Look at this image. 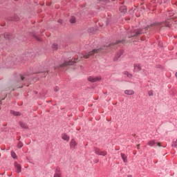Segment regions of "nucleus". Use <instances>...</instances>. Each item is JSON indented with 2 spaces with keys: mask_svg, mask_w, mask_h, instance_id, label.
Here are the masks:
<instances>
[{
  "mask_svg": "<svg viewBox=\"0 0 177 177\" xmlns=\"http://www.w3.org/2000/svg\"><path fill=\"white\" fill-rule=\"evenodd\" d=\"M127 177H132V176H128Z\"/></svg>",
  "mask_w": 177,
  "mask_h": 177,
  "instance_id": "obj_29",
  "label": "nucleus"
},
{
  "mask_svg": "<svg viewBox=\"0 0 177 177\" xmlns=\"http://www.w3.org/2000/svg\"><path fill=\"white\" fill-rule=\"evenodd\" d=\"M142 70V67H140V64H134V71L137 73H139Z\"/></svg>",
  "mask_w": 177,
  "mask_h": 177,
  "instance_id": "obj_7",
  "label": "nucleus"
},
{
  "mask_svg": "<svg viewBox=\"0 0 177 177\" xmlns=\"http://www.w3.org/2000/svg\"><path fill=\"white\" fill-rule=\"evenodd\" d=\"M15 168L17 169V172L20 174L21 172V166L19 165L17 162L15 163Z\"/></svg>",
  "mask_w": 177,
  "mask_h": 177,
  "instance_id": "obj_8",
  "label": "nucleus"
},
{
  "mask_svg": "<svg viewBox=\"0 0 177 177\" xmlns=\"http://www.w3.org/2000/svg\"><path fill=\"white\" fill-rule=\"evenodd\" d=\"M149 96H153V91H150L148 93Z\"/></svg>",
  "mask_w": 177,
  "mask_h": 177,
  "instance_id": "obj_23",
  "label": "nucleus"
},
{
  "mask_svg": "<svg viewBox=\"0 0 177 177\" xmlns=\"http://www.w3.org/2000/svg\"><path fill=\"white\" fill-rule=\"evenodd\" d=\"M21 80L23 81L24 80V76H21Z\"/></svg>",
  "mask_w": 177,
  "mask_h": 177,
  "instance_id": "obj_26",
  "label": "nucleus"
},
{
  "mask_svg": "<svg viewBox=\"0 0 177 177\" xmlns=\"http://www.w3.org/2000/svg\"><path fill=\"white\" fill-rule=\"evenodd\" d=\"M171 146L172 147H177V139L173 141Z\"/></svg>",
  "mask_w": 177,
  "mask_h": 177,
  "instance_id": "obj_16",
  "label": "nucleus"
},
{
  "mask_svg": "<svg viewBox=\"0 0 177 177\" xmlns=\"http://www.w3.org/2000/svg\"><path fill=\"white\" fill-rule=\"evenodd\" d=\"M100 52V48L94 49L91 52L86 53L84 54H80L79 57L77 59H74L73 61L65 62L64 64L60 65V67H66V66H73L74 63L80 62L82 59H89L91 56H93L95 53H99Z\"/></svg>",
  "mask_w": 177,
  "mask_h": 177,
  "instance_id": "obj_1",
  "label": "nucleus"
},
{
  "mask_svg": "<svg viewBox=\"0 0 177 177\" xmlns=\"http://www.w3.org/2000/svg\"><path fill=\"white\" fill-rule=\"evenodd\" d=\"M53 177H62V174L60 172H56L55 174H54V176Z\"/></svg>",
  "mask_w": 177,
  "mask_h": 177,
  "instance_id": "obj_17",
  "label": "nucleus"
},
{
  "mask_svg": "<svg viewBox=\"0 0 177 177\" xmlns=\"http://www.w3.org/2000/svg\"><path fill=\"white\" fill-rule=\"evenodd\" d=\"M89 32H93V28H91L88 30Z\"/></svg>",
  "mask_w": 177,
  "mask_h": 177,
  "instance_id": "obj_25",
  "label": "nucleus"
},
{
  "mask_svg": "<svg viewBox=\"0 0 177 177\" xmlns=\"http://www.w3.org/2000/svg\"><path fill=\"white\" fill-rule=\"evenodd\" d=\"M156 140H151L147 142V145L150 147H153L156 145Z\"/></svg>",
  "mask_w": 177,
  "mask_h": 177,
  "instance_id": "obj_11",
  "label": "nucleus"
},
{
  "mask_svg": "<svg viewBox=\"0 0 177 177\" xmlns=\"http://www.w3.org/2000/svg\"><path fill=\"white\" fill-rule=\"evenodd\" d=\"M77 141L75 140L72 139L70 142V147L71 149H75V147L77 146Z\"/></svg>",
  "mask_w": 177,
  "mask_h": 177,
  "instance_id": "obj_6",
  "label": "nucleus"
},
{
  "mask_svg": "<svg viewBox=\"0 0 177 177\" xmlns=\"http://www.w3.org/2000/svg\"><path fill=\"white\" fill-rule=\"evenodd\" d=\"M17 147L18 149H21V147H23V143H21V142H19L17 145Z\"/></svg>",
  "mask_w": 177,
  "mask_h": 177,
  "instance_id": "obj_19",
  "label": "nucleus"
},
{
  "mask_svg": "<svg viewBox=\"0 0 177 177\" xmlns=\"http://www.w3.org/2000/svg\"><path fill=\"white\" fill-rule=\"evenodd\" d=\"M125 95H135V91L133 90H125Z\"/></svg>",
  "mask_w": 177,
  "mask_h": 177,
  "instance_id": "obj_9",
  "label": "nucleus"
},
{
  "mask_svg": "<svg viewBox=\"0 0 177 177\" xmlns=\"http://www.w3.org/2000/svg\"><path fill=\"white\" fill-rule=\"evenodd\" d=\"M102 80V77L100 76H90L88 77V81H89L90 82H98L99 81H100Z\"/></svg>",
  "mask_w": 177,
  "mask_h": 177,
  "instance_id": "obj_4",
  "label": "nucleus"
},
{
  "mask_svg": "<svg viewBox=\"0 0 177 177\" xmlns=\"http://www.w3.org/2000/svg\"><path fill=\"white\" fill-rule=\"evenodd\" d=\"M94 151H95V154H97V156H106L107 155V152L106 151H102V150L99 149V148H95Z\"/></svg>",
  "mask_w": 177,
  "mask_h": 177,
  "instance_id": "obj_5",
  "label": "nucleus"
},
{
  "mask_svg": "<svg viewBox=\"0 0 177 177\" xmlns=\"http://www.w3.org/2000/svg\"><path fill=\"white\" fill-rule=\"evenodd\" d=\"M55 91H57V88H56Z\"/></svg>",
  "mask_w": 177,
  "mask_h": 177,
  "instance_id": "obj_30",
  "label": "nucleus"
},
{
  "mask_svg": "<svg viewBox=\"0 0 177 177\" xmlns=\"http://www.w3.org/2000/svg\"><path fill=\"white\" fill-rule=\"evenodd\" d=\"M148 28H145L144 29H140L134 31V33L131 35V37H139L140 34H144V32H146V30H147Z\"/></svg>",
  "mask_w": 177,
  "mask_h": 177,
  "instance_id": "obj_3",
  "label": "nucleus"
},
{
  "mask_svg": "<svg viewBox=\"0 0 177 177\" xmlns=\"http://www.w3.org/2000/svg\"><path fill=\"white\" fill-rule=\"evenodd\" d=\"M20 125H21V128H27V126H26V124H24V123L21 122Z\"/></svg>",
  "mask_w": 177,
  "mask_h": 177,
  "instance_id": "obj_22",
  "label": "nucleus"
},
{
  "mask_svg": "<svg viewBox=\"0 0 177 177\" xmlns=\"http://www.w3.org/2000/svg\"><path fill=\"white\" fill-rule=\"evenodd\" d=\"M62 138L63 139V140H66V142H68L70 140V137H68L67 134H63L62 136Z\"/></svg>",
  "mask_w": 177,
  "mask_h": 177,
  "instance_id": "obj_10",
  "label": "nucleus"
},
{
  "mask_svg": "<svg viewBox=\"0 0 177 177\" xmlns=\"http://www.w3.org/2000/svg\"><path fill=\"white\" fill-rule=\"evenodd\" d=\"M119 10L122 13H126L127 12V8H125V6H121V7H120Z\"/></svg>",
  "mask_w": 177,
  "mask_h": 177,
  "instance_id": "obj_13",
  "label": "nucleus"
},
{
  "mask_svg": "<svg viewBox=\"0 0 177 177\" xmlns=\"http://www.w3.org/2000/svg\"><path fill=\"white\" fill-rule=\"evenodd\" d=\"M121 42H122V41H117L116 44H121Z\"/></svg>",
  "mask_w": 177,
  "mask_h": 177,
  "instance_id": "obj_27",
  "label": "nucleus"
},
{
  "mask_svg": "<svg viewBox=\"0 0 177 177\" xmlns=\"http://www.w3.org/2000/svg\"><path fill=\"white\" fill-rule=\"evenodd\" d=\"M122 160H123V162H128V158L127 157L125 156V153H121L120 154Z\"/></svg>",
  "mask_w": 177,
  "mask_h": 177,
  "instance_id": "obj_12",
  "label": "nucleus"
},
{
  "mask_svg": "<svg viewBox=\"0 0 177 177\" xmlns=\"http://www.w3.org/2000/svg\"><path fill=\"white\" fill-rule=\"evenodd\" d=\"M11 114H13V115H21L19 112L15 111H11Z\"/></svg>",
  "mask_w": 177,
  "mask_h": 177,
  "instance_id": "obj_15",
  "label": "nucleus"
},
{
  "mask_svg": "<svg viewBox=\"0 0 177 177\" xmlns=\"http://www.w3.org/2000/svg\"><path fill=\"white\" fill-rule=\"evenodd\" d=\"M139 146H140V145H138L137 146V149H139Z\"/></svg>",
  "mask_w": 177,
  "mask_h": 177,
  "instance_id": "obj_28",
  "label": "nucleus"
},
{
  "mask_svg": "<svg viewBox=\"0 0 177 177\" xmlns=\"http://www.w3.org/2000/svg\"><path fill=\"white\" fill-rule=\"evenodd\" d=\"M124 75L128 78H132V74H130L128 71L124 72Z\"/></svg>",
  "mask_w": 177,
  "mask_h": 177,
  "instance_id": "obj_14",
  "label": "nucleus"
},
{
  "mask_svg": "<svg viewBox=\"0 0 177 177\" xmlns=\"http://www.w3.org/2000/svg\"><path fill=\"white\" fill-rule=\"evenodd\" d=\"M52 48H53V49H54V50H57V48H59V47L57 44H53Z\"/></svg>",
  "mask_w": 177,
  "mask_h": 177,
  "instance_id": "obj_18",
  "label": "nucleus"
},
{
  "mask_svg": "<svg viewBox=\"0 0 177 177\" xmlns=\"http://www.w3.org/2000/svg\"><path fill=\"white\" fill-rule=\"evenodd\" d=\"M71 23H75V17H72L71 19Z\"/></svg>",
  "mask_w": 177,
  "mask_h": 177,
  "instance_id": "obj_20",
  "label": "nucleus"
},
{
  "mask_svg": "<svg viewBox=\"0 0 177 177\" xmlns=\"http://www.w3.org/2000/svg\"><path fill=\"white\" fill-rule=\"evenodd\" d=\"M156 145H157L158 147H161V142H156Z\"/></svg>",
  "mask_w": 177,
  "mask_h": 177,
  "instance_id": "obj_24",
  "label": "nucleus"
},
{
  "mask_svg": "<svg viewBox=\"0 0 177 177\" xmlns=\"http://www.w3.org/2000/svg\"><path fill=\"white\" fill-rule=\"evenodd\" d=\"M11 156L12 158H16V153L11 151Z\"/></svg>",
  "mask_w": 177,
  "mask_h": 177,
  "instance_id": "obj_21",
  "label": "nucleus"
},
{
  "mask_svg": "<svg viewBox=\"0 0 177 177\" xmlns=\"http://www.w3.org/2000/svg\"><path fill=\"white\" fill-rule=\"evenodd\" d=\"M169 20L166 21L165 22H156L151 25V28H161L162 27H169Z\"/></svg>",
  "mask_w": 177,
  "mask_h": 177,
  "instance_id": "obj_2",
  "label": "nucleus"
}]
</instances>
